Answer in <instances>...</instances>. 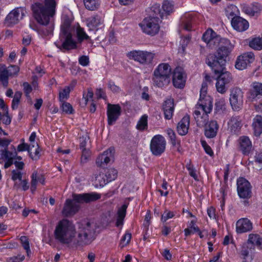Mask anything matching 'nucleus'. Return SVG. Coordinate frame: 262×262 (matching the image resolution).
<instances>
[{
  "mask_svg": "<svg viewBox=\"0 0 262 262\" xmlns=\"http://www.w3.org/2000/svg\"><path fill=\"white\" fill-rule=\"evenodd\" d=\"M239 148L242 153L248 155L252 149V143L247 136H242L238 139Z\"/></svg>",
  "mask_w": 262,
  "mask_h": 262,
  "instance_id": "393cba45",
  "label": "nucleus"
},
{
  "mask_svg": "<svg viewBox=\"0 0 262 262\" xmlns=\"http://www.w3.org/2000/svg\"><path fill=\"white\" fill-rule=\"evenodd\" d=\"M128 204H124L118 209L116 226L118 227H121L123 224L124 219L126 215V209Z\"/></svg>",
  "mask_w": 262,
  "mask_h": 262,
  "instance_id": "cd10ccee",
  "label": "nucleus"
},
{
  "mask_svg": "<svg viewBox=\"0 0 262 262\" xmlns=\"http://www.w3.org/2000/svg\"><path fill=\"white\" fill-rule=\"evenodd\" d=\"M61 107L62 111L66 114H72L74 112L72 106L68 102L63 101Z\"/></svg>",
  "mask_w": 262,
  "mask_h": 262,
  "instance_id": "603ef678",
  "label": "nucleus"
},
{
  "mask_svg": "<svg viewBox=\"0 0 262 262\" xmlns=\"http://www.w3.org/2000/svg\"><path fill=\"white\" fill-rule=\"evenodd\" d=\"M72 30L71 19L68 17L64 18L61 25L59 40L55 42V46L62 52L77 48V42L72 37Z\"/></svg>",
  "mask_w": 262,
  "mask_h": 262,
  "instance_id": "20e7f679",
  "label": "nucleus"
},
{
  "mask_svg": "<svg viewBox=\"0 0 262 262\" xmlns=\"http://www.w3.org/2000/svg\"><path fill=\"white\" fill-rule=\"evenodd\" d=\"M127 56L140 64H149L151 63L155 54L146 51L134 50L128 53Z\"/></svg>",
  "mask_w": 262,
  "mask_h": 262,
  "instance_id": "6e6552de",
  "label": "nucleus"
},
{
  "mask_svg": "<svg viewBox=\"0 0 262 262\" xmlns=\"http://www.w3.org/2000/svg\"><path fill=\"white\" fill-rule=\"evenodd\" d=\"M207 89L205 86L202 85L200 91V97L199 102L195 106V110H200L202 112L210 113L212 110V103L209 97H206Z\"/></svg>",
  "mask_w": 262,
  "mask_h": 262,
  "instance_id": "9d476101",
  "label": "nucleus"
},
{
  "mask_svg": "<svg viewBox=\"0 0 262 262\" xmlns=\"http://www.w3.org/2000/svg\"><path fill=\"white\" fill-rule=\"evenodd\" d=\"M215 86L217 92L220 94H224L227 92L229 85L225 83L222 81L216 80Z\"/></svg>",
  "mask_w": 262,
  "mask_h": 262,
  "instance_id": "c03bdc74",
  "label": "nucleus"
},
{
  "mask_svg": "<svg viewBox=\"0 0 262 262\" xmlns=\"http://www.w3.org/2000/svg\"><path fill=\"white\" fill-rule=\"evenodd\" d=\"M79 63L82 66H87L89 63V58L88 56L83 55L79 57Z\"/></svg>",
  "mask_w": 262,
  "mask_h": 262,
  "instance_id": "774afa93",
  "label": "nucleus"
},
{
  "mask_svg": "<svg viewBox=\"0 0 262 262\" xmlns=\"http://www.w3.org/2000/svg\"><path fill=\"white\" fill-rule=\"evenodd\" d=\"M37 179H39V183L43 185L45 184V178L44 176L37 172L36 171H34L31 176V190L32 192L35 190L36 188V185L37 183Z\"/></svg>",
  "mask_w": 262,
  "mask_h": 262,
  "instance_id": "c756f323",
  "label": "nucleus"
},
{
  "mask_svg": "<svg viewBox=\"0 0 262 262\" xmlns=\"http://www.w3.org/2000/svg\"><path fill=\"white\" fill-rule=\"evenodd\" d=\"M70 92V89L69 87H67L60 91L59 93L60 101L63 102L64 100L67 99L69 97Z\"/></svg>",
  "mask_w": 262,
  "mask_h": 262,
  "instance_id": "6e6d98bb",
  "label": "nucleus"
},
{
  "mask_svg": "<svg viewBox=\"0 0 262 262\" xmlns=\"http://www.w3.org/2000/svg\"><path fill=\"white\" fill-rule=\"evenodd\" d=\"M8 76L5 72L1 71L0 75V82H2V84L4 87H7L8 84Z\"/></svg>",
  "mask_w": 262,
  "mask_h": 262,
  "instance_id": "052dcab7",
  "label": "nucleus"
},
{
  "mask_svg": "<svg viewBox=\"0 0 262 262\" xmlns=\"http://www.w3.org/2000/svg\"><path fill=\"white\" fill-rule=\"evenodd\" d=\"M261 10V5L257 3H254L250 5H244L242 6V11L251 16H258Z\"/></svg>",
  "mask_w": 262,
  "mask_h": 262,
  "instance_id": "5701e85b",
  "label": "nucleus"
},
{
  "mask_svg": "<svg viewBox=\"0 0 262 262\" xmlns=\"http://www.w3.org/2000/svg\"><path fill=\"white\" fill-rule=\"evenodd\" d=\"M20 241L22 246L24 249L26 251L28 256L31 253V250L30 248V244L28 238L26 236H21L20 237Z\"/></svg>",
  "mask_w": 262,
  "mask_h": 262,
  "instance_id": "3c124183",
  "label": "nucleus"
},
{
  "mask_svg": "<svg viewBox=\"0 0 262 262\" xmlns=\"http://www.w3.org/2000/svg\"><path fill=\"white\" fill-rule=\"evenodd\" d=\"M99 198H73V199H67L64 204L62 213L64 216L69 217L74 215L80 208V200L88 203L96 200Z\"/></svg>",
  "mask_w": 262,
  "mask_h": 262,
  "instance_id": "423d86ee",
  "label": "nucleus"
},
{
  "mask_svg": "<svg viewBox=\"0 0 262 262\" xmlns=\"http://www.w3.org/2000/svg\"><path fill=\"white\" fill-rule=\"evenodd\" d=\"M147 116L143 115L138 121L136 127L138 130H144L147 128Z\"/></svg>",
  "mask_w": 262,
  "mask_h": 262,
  "instance_id": "79ce46f5",
  "label": "nucleus"
},
{
  "mask_svg": "<svg viewBox=\"0 0 262 262\" xmlns=\"http://www.w3.org/2000/svg\"><path fill=\"white\" fill-rule=\"evenodd\" d=\"M22 176L23 173L20 171H17L16 170H13L12 171V179L13 181H16L17 180L21 181Z\"/></svg>",
  "mask_w": 262,
  "mask_h": 262,
  "instance_id": "e2e57ef3",
  "label": "nucleus"
},
{
  "mask_svg": "<svg viewBox=\"0 0 262 262\" xmlns=\"http://www.w3.org/2000/svg\"><path fill=\"white\" fill-rule=\"evenodd\" d=\"M30 27L33 30L36 31L39 34L42 36H48L50 34H44L42 32L46 31V26H41V27H37L35 24H30Z\"/></svg>",
  "mask_w": 262,
  "mask_h": 262,
  "instance_id": "864d4df0",
  "label": "nucleus"
},
{
  "mask_svg": "<svg viewBox=\"0 0 262 262\" xmlns=\"http://www.w3.org/2000/svg\"><path fill=\"white\" fill-rule=\"evenodd\" d=\"M90 138L89 135L85 133L84 135H82L79 138V142H80V148L82 151H84L85 150H88L86 148V145L89 141Z\"/></svg>",
  "mask_w": 262,
  "mask_h": 262,
  "instance_id": "09e8293b",
  "label": "nucleus"
},
{
  "mask_svg": "<svg viewBox=\"0 0 262 262\" xmlns=\"http://www.w3.org/2000/svg\"><path fill=\"white\" fill-rule=\"evenodd\" d=\"M186 168L189 171V175L195 180H198L196 170L194 168L193 166L191 164H188L186 165Z\"/></svg>",
  "mask_w": 262,
  "mask_h": 262,
  "instance_id": "bf43d9fd",
  "label": "nucleus"
},
{
  "mask_svg": "<svg viewBox=\"0 0 262 262\" xmlns=\"http://www.w3.org/2000/svg\"><path fill=\"white\" fill-rule=\"evenodd\" d=\"M102 170L105 173L108 183L114 180L117 177V171L114 168L102 169Z\"/></svg>",
  "mask_w": 262,
  "mask_h": 262,
  "instance_id": "4c0bfd02",
  "label": "nucleus"
},
{
  "mask_svg": "<svg viewBox=\"0 0 262 262\" xmlns=\"http://www.w3.org/2000/svg\"><path fill=\"white\" fill-rule=\"evenodd\" d=\"M83 2L85 8L91 11L98 9L100 4V0H83Z\"/></svg>",
  "mask_w": 262,
  "mask_h": 262,
  "instance_id": "e433bc0d",
  "label": "nucleus"
},
{
  "mask_svg": "<svg viewBox=\"0 0 262 262\" xmlns=\"http://www.w3.org/2000/svg\"><path fill=\"white\" fill-rule=\"evenodd\" d=\"M94 183L95 186L97 187H103L108 183L107 180H106L105 173L102 169L98 173H96L95 174Z\"/></svg>",
  "mask_w": 262,
  "mask_h": 262,
  "instance_id": "2f4dec72",
  "label": "nucleus"
},
{
  "mask_svg": "<svg viewBox=\"0 0 262 262\" xmlns=\"http://www.w3.org/2000/svg\"><path fill=\"white\" fill-rule=\"evenodd\" d=\"M24 259L25 256L24 255H19L17 256L8 258L7 262H21Z\"/></svg>",
  "mask_w": 262,
  "mask_h": 262,
  "instance_id": "69168bd1",
  "label": "nucleus"
},
{
  "mask_svg": "<svg viewBox=\"0 0 262 262\" xmlns=\"http://www.w3.org/2000/svg\"><path fill=\"white\" fill-rule=\"evenodd\" d=\"M121 108L119 104L108 103L107 106V117L108 124H114L121 115Z\"/></svg>",
  "mask_w": 262,
  "mask_h": 262,
  "instance_id": "4468645a",
  "label": "nucleus"
},
{
  "mask_svg": "<svg viewBox=\"0 0 262 262\" xmlns=\"http://www.w3.org/2000/svg\"><path fill=\"white\" fill-rule=\"evenodd\" d=\"M161 21L157 17H146L139 24V26L144 33L153 36L159 32Z\"/></svg>",
  "mask_w": 262,
  "mask_h": 262,
  "instance_id": "0eeeda50",
  "label": "nucleus"
},
{
  "mask_svg": "<svg viewBox=\"0 0 262 262\" xmlns=\"http://www.w3.org/2000/svg\"><path fill=\"white\" fill-rule=\"evenodd\" d=\"M255 246H249L246 243L243 244L240 252V257L243 262H252L253 259V251Z\"/></svg>",
  "mask_w": 262,
  "mask_h": 262,
  "instance_id": "a211bd4d",
  "label": "nucleus"
},
{
  "mask_svg": "<svg viewBox=\"0 0 262 262\" xmlns=\"http://www.w3.org/2000/svg\"><path fill=\"white\" fill-rule=\"evenodd\" d=\"M252 126L254 130V135L259 137L262 133V117L257 115L253 119Z\"/></svg>",
  "mask_w": 262,
  "mask_h": 262,
  "instance_id": "7c9ffc66",
  "label": "nucleus"
},
{
  "mask_svg": "<svg viewBox=\"0 0 262 262\" xmlns=\"http://www.w3.org/2000/svg\"><path fill=\"white\" fill-rule=\"evenodd\" d=\"M132 238V234L129 232H126L121 240V245L122 247H124L128 245Z\"/></svg>",
  "mask_w": 262,
  "mask_h": 262,
  "instance_id": "13d9d810",
  "label": "nucleus"
},
{
  "mask_svg": "<svg viewBox=\"0 0 262 262\" xmlns=\"http://www.w3.org/2000/svg\"><path fill=\"white\" fill-rule=\"evenodd\" d=\"M164 13L161 11L160 5L159 4H155L150 8L149 16L148 17H157L158 19H163Z\"/></svg>",
  "mask_w": 262,
  "mask_h": 262,
  "instance_id": "f704fd0d",
  "label": "nucleus"
},
{
  "mask_svg": "<svg viewBox=\"0 0 262 262\" xmlns=\"http://www.w3.org/2000/svg\"><path fill=\"white\" fill-rule=\"evenodd\" d=\"M158 71V73L165 77L170 78L171 71L170 66L168 63H163L160 64L154 70V72Z\"/></svg>",
  "mask_w": 262,
  "mask_h": 262,
  "instance_id": "473e14b6",
  "label": "nucleus"
},
{
  "mask_svg": "<svg viewBox=\"0 0 262 262\" xmlns=\"http://www.w3.org/2000/svg\"><path fill=\"white\" fill-rule=\"evenodd\" d=\"M175 215L174 212L168 210H165L161 216V220L163 222H165L167 220L172 218Z\"/></svg>",
  "mask_w": 262,
  "mask_h": 262,
  "instance_id": "5fc2aeb1",
  "label": "nucleus"
},
{
  "mask_svg": "<svg viewBox=\"0 0 262 262\" xmlns=\"http://www.w3.org/2000/svg\"><path fill=\"white\" fill-rule=\"evenodd\" d=\"M36 147L34 148V145H32L31 149L29 150L30 157L35 161L38 160L40 157V149L38 144H36Z\"/></svg>",
  "mask_w": 262,
  "mask_h": 262,
  "instance_id": "ea45409f",
  "label": "nucleus"
},
{
  "mask_svg": "<svg viewBox=\"0 0 262 262\" xmlns=\"http://www.w3.org/2000/svg\"><path fill=\"white\" fill-rule=\"evenodd\" d=\"M166 133L170 139L171 144L173 146H176L177 145L180 146V140H178L176 138V135L174 131L171 128H168L166 130Z\"/></svg>",
  "mask_w": 262,
  "mask_h": 262,
  "instance_id": "a19ab883",
  "label": "nucleus"
},
{
  "mask_svg": "<svg viewBox=\"0 0 262 262\" xmlns=\"http://www.w3.org/2000/svg\"><path fill=\"white\" fill-rule=\"evenodd\" d=\"M183 69L180 67L175 69L173 74L172 82L173 85L177 88H183L185 83Z\"/></svg>",
  "mask_w": 262,
  "mask_h": 262,
  "instance_id": "412c9836",
  "label": "nucleus"
},
{
  "mask_svg": "<svg viewBox=\"0 0 262 262\" xmlns=\"http://www.w3.org/2000/svg\"><path fill=\"white\" fill-rule=\"evenodd\" d=\"M243 98L244 93L240 88H234L231 90L229 101L234 111H239L242 108Z\"/></svg>",
  "mask_w": 262,
  "mask_h": 262,
  "instance_id": "1a4fd4ad",
  "label": "nucleus"
},
{
  "mask_svg": "<svg viewBox=\"0 0 262 262\" xmlns=\"http://www.w3.org/2000/svg\"><path fill=\"white\" fill-rule=\"evenodd\" d=\"M201 144L206 154L210 156L213 155V152L211 147L207 144L205 141H201Z\"/></svg>",
  "mask_w": 262,
  "mask_h": 262,
  "instance_id": "680f3d73",
  "label": "nucleus"
},
{
  "mask_svg": "<svg viewBox=\"0 0 262 262\" xmlns=\"http://www.w3.org/2000/svg\"><path fill=\"white\" fill-rule=\"evenodd\" d=\"M166 143V140L162 136H155L150 144V149L152 154L156 156H160L165 150Z\"/></svg>",
  "mask_w": 262,
  "mask_h": 262,
  "instance_id": "9b49d317",
  "label": "nucleus"
},
{
  "mask_svg": "<svg viewBox=\"0 0 262 262\" xmlns=\"http://www.w3.org/2000/svg\"><path fill=\"white\" fill-rule=\"evenodd\" d=\"M115 149L114 147H110L103 151L97 158L96 163L98 166L104 167L111 160L114 159Z\"/></svg>",
  "mask_w": 262,
  "mask_h": 262,
  "instance_id": "f3484780",
  "label": "nucleus"
},
{
  "mask_svg": "<svg viewBox=\"0 0 262 262\" xmlns=\"http://www.w3.org/2000/svg\"><path fill=\"white\" fill-rule=\"evenodd\" d=\"M253 228L252 222L247 218L239 219L236 223V231L237 233L249 232Z\"/></svg>",
  "mask_w": 262,
  "mask_h": 262,
  "instance_id": "6ab92c4d",
  "label": "nucleus"
},
{
  "mask_svg": "<svg viewBox=\"0 0 262 262\" xmlns=\"http://www.w3.org/2000/svg\"><path fill=\"white\" fill-rule=\"evenodd\" d=\"M221 43V47L217 50L216 54H210L207 56L206 63L215 74H219L216 80L229 85L232 81V76L230 72L226 71L225 65L227 58L233 47L230 40L223 39Z\"/></svg>",
  "mask_w": 262,
  "mask_h": 262,
  "instance_id": "f03ea898",
  "label": "nucleus"
},
{
  "mask_svg": "<svg viewBox=\"0 0 262 262\" xmlns=\"http://www.w3.org/2000/svg\"><path fill=\"white\" fill-rule=\"evenodd\" d=\"M163 110L164 112V118L169 120L172 118L174 111L173 100L167 99L163 104Z\"/></svg>",
  "mask_w": 262,
  "mask_h": 262,
  "instance_id": "a878e982",
  "label": "nucleus"
},
{
  "mask_svg": "<svg viewBox=\"0 0 262 262\" xmlns=\"http://www.w3.org/2000/svg\"><path fill=\"white\" fill-rule=\"evenodd\" d=\"M1 71L5 72L8 76H11L17 74L19 71V68L17 66L11 65L8 68H4Z\"/></svg>",
  "mask_w": 262,
  "mask_h": 262,
  "instance_id": "37998d69",
  "label": "nucleus"
},
{
  "mask_svg": "<svg viewBox=\"0 0 262 262\" xmlns=\"http://www.w3.org/2000/svg\"><path fill=\"white\" fill-rule=\"evenodd\" d=\"M167 183L165 181L163 182L162 185V189H159L158 192H160L161 195L166 196L168 193V191L167 190Z\"/></svg>",
  "mask_w": 262,
  "mask_h": 262,
  "instance_id": "0e129e2a",
  "label": "nucleus"
},
{
  "mask_svg": "<svg viewBox=\"0 0 262 262\" xmlns=\"http://www.w3.org/2000/svg\"><path fill=\"white\" fill-rule=\"evenodd\" d=\"M0 159H14L16 156V152H12L8 150V148L0 150Z\"/></svg>",
  "mask_w": 262,
  "mask_h": 262,
  "instance_id": "a18cd8bd",
  "label": "nucleus"
},
{
  "mask_svg": "<svg viewBox=\"0 0 262 262\" xmlns=\"http://www.w3.org/2000/svg\"><path fill=\"white\" fill-rule=\"evenodd\" d=\"M237 190L239 196H251V184L244 178H239L237 179Z\"/></svg>",
  "mask_w": 262,
  "mask_h": 262,
  "instance_id": "2eb2a0df",
  "label": "nucleus"
},
{
  "mask_svg": "<svg viewBox=\"0 0 262 262\" xmlns=\"http://www.w3.org/2000/svg\"><path fill=\"white\" fill-rule=\"evenodd\" d=\"M255 60V56L252 52L244 53L239 56L236 61L235 67L239 70L246 69L248 65Z\"/></svg>",
  "mask_w": 262,
  "mask_h": 262,
  "instance_id": "ddd939ff",
  "label": "nucleus"
},
{
  "mask_svg": "<svg viewBox=\"0 0 262 262\" xmlns=\"http://www.w3.org/2000/svg\"><path fill=\"white\" fill-rule=\"evenodd\" d=\"M249 46L257 50L262 49V39L260 38H255L249 42Z\"/></svg>",
  "mask_w": 262,
  "mask_h": 262,
  "instance_id": "de8ad7c7",
  "label": "nucleus"
},
{
  "mask_svg": "<svg viewBox=\"0 0 262 262\" xmlns=\"http://www.w3.org/2000/svg\"><path fill=\"white\" fill-rule=\"evenodd\" d=\"M209 113L200 110H195L193 115L198 126L204 127L205 136L207 138L211 139L216 136L219 126L216 121H208Z\"/></svg>",
  "mask_w": 262,
  "mask_h": 262,
  "instance_id": "39448f33",
  "label": "nucleus"
},
{
  "mask_svg": "<svg viewBox=\"0 0 262 262\" xmlns=\"http://www.w3.org/2000/svg\"><path fill=\"white\" fill-rule=\"evenodd\" d=\"M24 93L27 97H30V93L32 90V86L28 82H24L23 83Z\"/></svg>",
  "mask_w": 262,
  "mask_h": 262,
  "instance_id": "338daca9",
  "label": "nucleus"
},
{
  "mask_svg": "<svg viewBox=\"0 0 262 262\" xmlns=\"http://www.w3.org/2000/svg\"><path fill=\"white\" fill-rule=\"evenodd\" d=\"M56 3L55 0H45L36 2L32 5L33 16L37 22L41 26H46L44 34H51L54 29V24L51 19L56 13Z\"/></svg>",
  "mask_w": 262,
  "mask_h": 262,
  "instance_id": "7ed1b4c3",
  "label": "nucleus"
},
{
  "mask_svg": "<svg viewBox=\"0 0 262 262\" xmlns=\"http://www.w3.org/2000/svg\"><path fill=\"white\" fill-rule=\"evenodd\" d=\"M86 23L90 31H97L103 27V19L98 15L88 18L86 19Z\"/></svg>",
  "mask_w": 262,
  "mask_h": 262,
  "instance_id": "aec40b11",
  "label": "nucleus"
},
{
  "mask_svg": "<svg viewBox=\"0 0 262 262\" xmlns=\"http://www.w3.org/2000/svg\"><path fill=\"white\" fill-rule=\"evenodd\" d=\"M152 79L154 84L159 88L167 86L170 81V78L160 75L159 73H158V71H154Z\"/></svg>",
  "mask_w": 262,
  "mask_h": 262,
  "instance_id": "b1692460",
  "label": "nucleus"
},
{
  "mask_svg": "<svg viewBox=\"0 0 262 262\" xmlns=\"http://www.w3.org/2000/svg\"><path fill=\"white\" fill-rule=\"evenodd\" d=\"M248 245L251 244V246L255 245L259 249H262V237L258 234H250L248 236L247 242Z\"/></svg>",
  "mask_w": 262,
  "mask_h": 262,
  "instance_id": "72a5a7b5",
  "label": "nucleus"
},
{
  "mask_svg": "<svg viewBox=\"0 0 262 262\" xmlns=\"http://www.w3.org/2000/svg\"><path fill=\"white\" fill-rule=\"evenodd\" d=\"M95 226L88 220L78 223L76 231L74 224L67 220L62 219L57 223L54 231V236L57 242L61 244L70 245L77 244H90L95 231Z\"/></svg>",
  "mask_w": 262,
  "mask_h": 262,
  "instance_id": "f257e3e1",
  "label": "nucleus"
},
{
  "mask_svg": "<svg viewBox=\"0 0 262 262\" xmlns=\"http://www.w3.org/2000/svg\"><path fill=\"white\" fill-rule=\"evenodd\" d=\"M193 21L192 15L190 14H186L181 18L182 27L187 31H190L192 29Z\"/></svg>",
  "mask_w": 262,
  "mask_h": 262,
  "instance_id": "c9c22d12",
  "label": "nucleus"
},
{
  "mask_svg": "<svg viewBox=\"0 0 262 262\" xmlns=\"http://www.w3.org/2000/svg\"><path fill=\"white\" fill-rule=\"evenodd\" d=\"M229 124L230 125L231 129L234 130V132L240 128L241 126V121L239 120V117L236 116L231 117L229 122Z\"/></svg>",
  "mask_w": 262,
  "mask_h": 262,
  "instance_id": "49530a36",
  "label": "nucleus"
},
{
  "mask_svg": "<svg viewBox=\"0 0 262 262\" xmlns=\"http://www.w3.org/2000/svg\"><path fill=\"white\" fill-rule=\"evenodd\" d=\"M162 8L163 12L167 14H169L170 12H172L173 9V5L168 1H165L163 2Z\"/></svg>",
  "mask_w": 262,
  "mask_h": 262,
  "instance_id": "4d7b16f0",
  "label": "nucleus"
},
{
  "mask_svg": "<svg viewBox=\"0 0 262 262\" xmlns=\"http://www.w3.org/2000/svg\"><path fill=\"white\" fill-rule=\"evenodd\" d=\"M26 13L27 11L25 7L16 8L7 16L5 19V24L9 27L12 26L23 19L26 16Z\"/></svg>",
  "mask_w": 262,
  "mask_h": 262,
  "instance_id": "f8f14e48",
  "label": "nucleus"
},
{
  "mask_svg": "<svg viewBox=\"0 0 262 262\" xmlns=\"http://www.w3.org/2000/svg\"><path fill=\"white\" fill-rule=\"evenodd\" d=\"M250 97L252 99L262 96V83L258 82H253L250 90Z\"/></svg>",
  "mask_w": 262,
  "mask_h": 262,
  "instance_id": "c85d7f7f",
  "label": "nucleus"
},
{
  "mask_svg": "<svg viewBox=\"0 0 262 262\" xmlns=\"http://www.w3.org/2000/svg\"><path fill=\"white\" fill-rule=\"evenodd\" d=\"M190 124L189 116H185L177 125V131L179 135L184 136L187 134Z\"/></svg>",
  "mask_w": 262,
  "mask_h": 262,
  "instance_id": "bb28decb",
  "label": "nucleus"
},
{
  "mask_svg": "<svg viewBox=\"0 0 262 262\" xmlns=\"http://www.w3.org/2000/svg\"><path fill=\"white\" fill-rule=\"evenodd\" d=\"M226 110V104L225 100L220 99L217 101L215 103V111L216 113L221 114Z\"/></svg>",
  "mask_w": 262,
  "mask_h": 262,
  "instance_id": "8fccbe9b",
  "label": "nucleus"
},
{
  "mask_svg": "<svg viewBox=\"0 0 262 262\" xmlns=\"http://www.w3.org/2000/svg\"><path fill=\"white\" fill-rule=\"evenodd\" d=\"M231 25L235 30L239 32L244 31L249 27L248 21L238 16H235L232 18Z\"/></svg>",
  "mask_w": 262,
  "mask_h": 262,
  "instance_id": "4be33fe9",
  "label": "nucleus"
},
{
  "mask_svg": "<svg viewBox=\"0 0 262 262\" xmlns=\"http://www.w3.org/2000/svg\"><path fill=\"white\" fill-rule=\"evenodd\" d=\"M76 32L77 41L79 43H81L84 40H89L90 39V37L85 32L84 29L79 26L77 27Z\"/></svg>",
  "mask_w": 262,
  "mask_h": 262,
  "instance_id": "58836bf2",
  "label": "nucleus"
},
{
  "mask_svg": "<svg viewBox=\"0 0 262 262\" xmlns=\"http://www.w3.org/2000/svg\"><path fill=\"white\" fill-rule=\"evenodd\" d=\"M202 39L209 45L210 46L211 45L213 46H219L218 50L221 47V41L223 39H226L229 40L227 38H220V37L215 36V33L212 30H207L203 35Z\"/></svg>",
  "mask_w": 262,
  "mask_h": 262,
  "instance_id": "dca6fc26",
  "label": "nucleus"
}]
</instances>
